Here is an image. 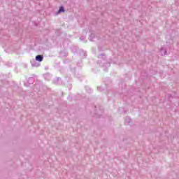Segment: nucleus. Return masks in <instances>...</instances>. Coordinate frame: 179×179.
I'll list each match as a JSON object with an SVG mask.
<instances>
[{"instance_id":"f257e3e1","label":"nucleus","mask_w":179,"mask_h":179,"mask_svg":"<svg viewBox=\"0 0 179 179\" xmlns=\"http://www.w3.org/2000/svg\"><path fill=\"white\" fill-rule=\"evenodd\" d=\"M37 61L36 59H32L31 61V66H33L34 68H37L38 66H40V64L39 63H37Z\"/></svg>"},{"instance_id":"f03ea898","label":"nucleus","mask_w":179,"mask_h":179,"mask_svg":"<svg viewBox=\"0 0 179 179\" xmlns=\"http://www.w3.org/2000/svg\"><path fill=\"white\" fill-rule=\"evenodd\" d=\"M35 59L38 61V62H41L43 59H44V57L41 55H38L36 56Z\"/></svg>"},{"instance_id":"7ed1b4c3","label":"nucleus","mask_w":179,"mask_h":179,"mask_svg":"<svg viewBox=\"0 0 179 179\" xmlns=\"http://www.w3.org/2000/svg\"><path fill=\"white\" fill-rule=\"evenodd\" d=\"M131 117H126L125 119H124V124H125V125H129V124L131 123Z\"/></svg>"},{"instance_id":"20e7f679","label":"nucleus","mask_w":179,"mask_h":179,"mask_svg":"<svg viewBox=\"0 0 179 179\" xmlns=\"http://www.w3.org/2000/svg\"><path fill=\"white\" fill-rule=\"evenodd\" d=\"M60 80H61V78H60L59 77H57V78H56L54 80V83H55V85H59V83H61Z\"/></svg>"},{"instance_id":"39448f33","label":"nucleus","mask_w":179,"mask_h":179,"mask_svg":"<svg viewBox=\"0 0 179 179\" xmlns=\"http://www.w3.org/2000/svg\"><path fill=\"white\" fill-rule=\"evenodd\" d=\"M31 83H33V78H29L27 83H24V85H25V86H29V85H30V84H31Z\"/></svg>"},{"instance_id":"423d86ee","label":"nucleus","mask_w":179,"mask_h":179,"mask_svg":"<svg viewBox=\"0 0 179 179\" xmlns=\"http://www.w3.org/2000/svg\"><path fill=\"white\" fill-rule=\"evenodd\" d=\"M161 55H167V51H166L163 48L160 50Z\"/></svg>"},{"instance_id":"0eeeda50","label":"nucleus","mask_w":179,"mask_h":179,"mask_svg":"<svg viewBox=\"0 0 179 179\" xmlns=\"http://www.w3.org/2000/svg\"><path fill=\"white\" fill-rule=\"evenodd\" d=\"M62 12H65V10L64 9L63 6L59 8V9L58 10V13H62Z\"/></svg>"},{"instance_id":"6e6552de","label":"nucleus","mask_w":179,"mask_h":179,"mask_svg":"<svg viewBox=\"0 0 179 179\" xmlns=\"http://www.w3.org/2000/svg\"><path fill=\"white\" fill-rule=\"evenodd\" d=\"M94 38V34H92L90 36V41H93Z\"/></svg>"},{"instance_id":"1a4fd4ad","label":"nucleus","mask_w":179,"mask_h":179,"mask_svg":"<svg viewBox=\"0 0 179 179\" xmlns=\"http://www.w3.org/2000/svg\"><path fill=\"white\" fill-rule=\"evenodd\" d=\"M98 90L99 92H103V89L101 88V87H98Z\"/></svg>"},{"instance_id":"9d476101","label":"nucleus","mask_w":179,"mask_h":179,"mask_svg":"<svg viewBox=\"0 0 179 179\" xmlns=\"http://www.w3.org/2000/svg\"><path fill=\"white\" fill-rule=\"evenodd\" d=\"M44 78H48V76H50V73L44 74Z\"/></svg>"},{"instance_id":"9b49d317","label":"nucleus","mask_w":179,"mask_h":179,"mask_svg":"<svg viewBox=\"0 0 179 179\" xmlns=\"http://www.w3.org/2000/svg\"><path fill=\"white\" fill-rule=\"evenodd\" d=\"M100 57H103V55H99L98 56V58H100Z\"/></svg>"},{"instance_id":"f8f14e48","label":"nucleus","mask_w":179,"mask_h":179,"mask_svg":"<svg viewBox=\"0 0 179 179\" xmlns=\"http://www.w3.org/2000/svg\"><path fill=\"white\" fill-rule=\"evenodd\" d=\"M80 39L81 41H83V40H85V38H80Z\"/></svg>"},{"instance_id":"ddd939ff","label":"nucleus","mask_w":179,"mask_h":179,"mask_svg":"<svg viewBox=\"0 0 179 179\" xmlns=\"http://www.w3.org/2000/svg\"><path fill=\"white\" fill-rule=\"evenodd\" d=\"M0 61H1V57H0Z\"/></svg>"}]
</instances>
